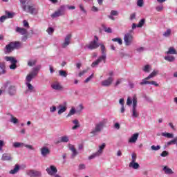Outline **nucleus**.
<instances>
[{"label":"nucleus","instance_id":"1","mask_svg":"<svg viewBox=\"0 0 177 177\" xmlns=\"http://www.w3.org/2000/svg\"><path fill=\"white\" fill-rule=\"evenodd\" d=\"M19 2L21 3V8L24 12H27L30 15H37L38 13V9L35 8V6L32 4L31 0H19Z\"/></svg>","mask_w":177,"mask_h":177},{"label":"nucleus","instance_id":"2","mask_svg":"<svg viewBox=\"0 0 177 177\" xmlns=\"http://www.w3.org/2000/svg\"><path fill=\"white\" fill-rule=\"evenodd\" d=\"M41 68V66L35 67L32 68V71L28 74L26 77V85L29 89L30 92H35V88H34V86H32L30 82L32 81L33 78H35L37 75H38V71H39Z\"/></svg>","mask_w":177,"mask_h":177},{"label":"nucleus","instance_id":"3","mask_svg":"<svg viewBox=\"0 0 177 177\" xmlns=\"http://www.w3.org/2000/svg\"><path fill=\"white\" fill-rule=\"evenodd\" d=\"M101 52L102 55L99 57L96 61L93 62L91 64V67H93V68L95 67H97V66H99V63H101L102 62H104V63H106L107 54H106V46H104V45H101Z\"/></svg>","mask_w":177,"mask_h":177},{"label":"nucleus","instance_id":"4","mask_svg":"<svg viewBox=\"0 0 177 177\" xmlns=\"http://www.w3.org/2000/svg\"><path fill=\"white\" fill-rule=\"evenodd\" d=\"M19 48H20L19 41H11L9 43V44H7L6 46L4 53H11V52H13L14 49H17Z\"/></svg>","mask_w":177,"mask_h":177},{"label":"nucleus","instance_id":"5","mask_svg":"<svg viewBox=\"0 0 177 177\" xmlns=\"http://www.w3.org/2000/svg\"><path fill=\"white\" fill-rule=\"evenodd\" d=\"M103 128H104V122L101 121L97 124H95V128L92 129L91 131V135L93 136H96L98 133H100L102 131H103Z\"/></svg>","mask_w":177,"mask_h":177},{"label":"nucleus","instance_id":"6","mask_svg":"<svg viewBox=\"0 0 177 177\" xmlns=\"http://www.w3.org/2000/svg\"><path fill=\"white\" fill-rule=\"evenodd\" d=\"M95 39L91 41L88 45H86L84 49H89L90 50H93V49H97L99 46H102L103 44L97 43L99 41V37L97 36H94Z\"/></svg>","mask_w":177,"mask_h":177},{"label":"nucleus","instance_id":"7","mask_svg":"<svg viewBox=\"0 0 177 177\" xmlns=\"http://www.w3.org/2000/svg\"><path fill=\"white\" fill-rule=\"evenodd\" d=\"M66 13V5L61 6L57 11L51 15L53 19H56V17H60V16H64Z\"/></svg>","mask_w":177,"mask_h":177},{"label":"nucleus","instance_id":"8","mask_svg":"<svg viewBox=\"0 0 177 177\" xmlns=\"http://www.w3.org/2000/svg\"><path fill=\"white\" fill-rule=\"evenodd\" d=\"M4 59L6 62L11 63V65H10V70H16L17 68V59L15 57L6 56Z\"/></svg>","mask_w":177,"mask_h":177},{"label":"nucleus","instance_id":"9","mask_svg":"<svg viewBox=\"0 0 177 177\" xmlns=\"http://www.w3.org/2000/svg\"><path fill=\"white\" fill-rule=\"evenodd\" d=\"M104 147H106V144L102 143V145L99 147V149L97 152L88 156V160H93V158H96V157H100V156L103 154V150H104Z\"/></svg>","mask_w":177,"mask_h":177},{"label":"nucleus","instance_id":"10","mask_svg":"<svg viewBox=\"0 0 177 177\" xmlns=\"http://www.w3.org/2000/svg\"><path fill=\"white\" fill-rule=\"evenodd\" d=\"M126 46H131L133 42V36L131 33H126L123 37Z\"/></svg>","mask_w":177,"mask_h":177},{"label":"nucleus","instance_id":"11","mask_svg":"<svg viewBox=\"0 0 177 177\" xmlns=\"http://www.w3.org/2000/svg\"><path fill=\"white\" fill-rule=\"evenodd\" d=\"M73 38V35L69 33L66 35L64 39V42L62 44V48L66 49L68 45L71 44V39Z\"/></svg>","mask_w":177,"mask_h":177},{"label":"nucleus","instance_id":"12","mask_svg":"<svg viewBox=\"0 0 177 177\" xmlns=\"http://www.w3.org/2000/svg\"><path fill=\"white\" fill-rule=\"evenodd\" d=\"M26 175L30 177H41L42 173L35 169H30L26 171Z\"/></svg>","mask_w":177,"mask_h":177},{"label":"nucleus","instance_id":"13","mask_svg":"<svg viewBox=\"0 0 177 177\" xmlns=\"http://www.w3.org/2000/svg\"><path fill=\"white\" fill-rule=\"evenodd\" d=\"M17 92V88L13 85H10L7 88V93L9 96H15Z\"/></svg>","mask_w":177,"mask_h":177},{"label":"nucleus","instance_id":"14","mask_svg":"<svg viewBox=\"0 0 177 177\" xmlns=\"http://www.w3.org/2000/svg\"><path fill=\"white\" fill-rule=\"evenodd\" d=\"M46 171L50 176H53L55 174H57V168L53 165L47 167Z\"/></svg>","mask_w":177,"mask_h":177},{"label":"nucleus","instance_id":"15","mask_svg":"<svg viewBox=\"0 0 177 177\" xmlns=\"http://www.w3.org/2000/svg\"><path fill=\"white\" fill-rule=\"evenodd\" d=\"M59 111H58V115H60L63 114V113H66L67 111V102H64L63 104L59 105Z\"/></svg>","mask_w":177,"mask_h":177},{"label":"nucleus","instance_id":"16","mask_svg":"<svg viewBox=\"0 0 177 177\" xmlns=\"http://www.w3.org/2000/svg\"><path fill=\"white\" fill-rule=\"evenodd\" d=\"M140 85H154V86H158V84L156 81H149V80L143 79L140 83Z\"/></svg>","mask_w":177,"mask_h":177},{"label":"nucleus","instance_id":"17","mask_svg":"<svg viewBox=\"0 0 177 177\" xmlns=\"http://www.w3.org/2000/svg\"><path fill=\"white\" fill-rule=\"evenodd\" d=\"M113 81H114V78L113 77H109L108 79L102 81L101 84L102 86H110V85L113 84Z\"/></svg>","mask_w":177,"mask_h":177},{"label":"nucleus","instance_id":"18","mask_svg":"<svg viewBox=\"0 0 177 177\" xmlns=\"http://www.w3.org/2000/svg\"><path fill=\"white\" fill-rule=\"evenodd\" d=\"M138 138H139V133H136L133 134L131 137L129 139V143H136Z\"/></svg>","mask_w":177,"mask_h":177},{"label":"nucleus","instance_id":"19","mask_svg":"<svg viewBox=\"0 0 177 177\" xmlns=\"http://www.w3.org/2000/svg\"><path fill=\"white\" fill-rule=\"evenodd\" d=\"M15 31L16 32L21 34V35H27L28 32L26 28H20L19 26L16 27Z\"/></svg>","mask_w":177,"mask_h":177},{"label":"nucleus","instance_id":"20","mask_svg":"<svg viewBox=\"0 0 177 177\" xmlns=\"http://www.w3.org/2000/svg\"><path fill=\"white\" fill-rule=\"evenodd\" d=\"M50 153V151L49 150V148L46 147H44L41 149V154L43 157H46L48 154Z\"/></svg>","mask_w":177,"mask_h":177},{"label":"nucleus","instance_id":"21","mask_svg":"<svg viewBox=\"0 0 177 177\" xmlns=\"http://www.w3.org/2000/svg\"><path fill=\"white\" fill-rule=\"evenodd\" d=\"M162 171L166 175H174V171L171 170V168L168 167V166H164L162 168Z\"/></svg>","mask_w":177,"mask_h":177},{"label":"nucleus","instance_id":"22","mask_svg":"<svg viewBox=\"0 0 177 177\" xmlns=\"http://www.w3.org/2000/svg\"><path fill=\"white\" fill-rule=\"evenodd\" d=\"M70 140V138L67 136H64L60 138V140H58L56 143H67Z\"/></svg>","mask_w":177,"mask_h":177},{"label":"nucleus","instance_id":"23","mask_svg":"<svg viewBox=\"0 0 177 177\" xmlns=\"http://www.w3.org/2000/svg\"><path fill=\"white\" fill-rule=\"evenodd\" d=\"M2 161H10L12 160V156L8 153H3L1 157Z\"/></svg>","mask_w":177,"mask_h":177},{"label":"nucleus","instance_id":"24","mask_svg":"<svg viewBox=\"0 0 177 177\" xmlns=\"http://www.w3.org/2000/svg\"><path fill=\"white\" fill-rule=\"evenodd\" d=\"M157 74H158V70H153V72L144 80H151V78H154Z\"/></svg>","mask_w":177,"mask_h":177},{"label":"nucleus","instance_id":"25","mask_svg":"<svg viewBox=\"0 0 177 177\" xmlns=\"http://www.w3.org/2000/svg\"><path fill=\"white\" fill-rule=\"evenodd\" d=\"M129 167L130 168H133V169H139L140 165H139V163L136 162H130Z\"/></svg>","mask_w":177,"mask_h":177},{"label":"nucleus","instance_id":"26","mask_svg":"<svg viewBox=\"0 0 177 177\" xmlns=\"http://www.w3.org/2000/svg\"><path fill=\"white\" fill-rule=\"evenodd\" d=\"M19 170H20V165H15V167L13 169H11L10 171V174L11 175H15V174H17V172H19Z\"/></svg>","mask_w":177,"mask_h":177},{"label":"nucleus","instance_id":"27","mask_svg":"<svg viewBox=\"0 0 177 177\" xmlns=\"http://www.w3.org/2000/svg\"><path fill=\"white\" fill-rule=\"evenodd\" d=\"M165 60H166V62H169V63H174V62H175V57L172 56V55H167L165 56L164 57Z\"/></svg>","mask_w":177,"mask_h":177},{"label":"nucleus","instance_id":"28","mask_svg":"<svg viewBox=\"0 0 177 177\" xmlns=\"http://www.w3.org/2000/svg\"><path fill=\"white\" fill-rule=\"evenodd\" d=\"M70 150L72 151V155H71V157L72 158H74V157H75L76 156L78 155V151H77V149H75V148L74 147V146H71L69 147Z\"/></svg>","mask_w":177,"mask_h":177},{"label":"nucleus","instance_id":"29","mask_svg":"<svg viewBox=\"0 0 177 177\" xmlns=\"http://www.w3.org/2000/svg\"><path fill=\"white\" fill-rule=\"evenodd\" d=\"M5 68H6L5 63L0 62V75H1V74L6 73V70H5Z\"/></svg>","mask_w":177,"mask_h":177},{"label":"nucleus","instance_id":"30","mask_svg":"<svg viewBox=\"0 0 177 177\" xmlns=\"http://www.w3.org/2000/svg\"><path fill=\"white\" fill-rule=\"evenodd\" d=\"M131 117L133 118H138V117H139V112H138L136 109H132V110H131Z\"/></svg>","mask_w":177,"mask_h":177},{"label":"nucleus","instance_id":"31","mask_svg":"<svg viewBox=\"0 0 177 177\" xmlns=\"http://www.w3.org/2000/svg\"><path fill=\"white\" fill-rule=\"evenodd\" d=\"M166 55H176V50L174 47H170L166 52Z\"/></svg>","mask_w":177,"mask_h":177},{"label":"nucleus","instance_id":"32","mask_svg":"<svg viewBox=\"0 0 177 177\" xmlns=\"http://www.w3.org/2000/svg\"><path fill=\"white\" fill-rule=\"evenodd\" d=\"M51 87L53 89H55V91H60L62 89V86L59 83H55L51 85Z\"/></svg>","mask_w":177,"mask_h":177},{"label":"nucleus","instance_id":"33","mask_svg":"<svg viewBox=\"0 0 177 177\" xmlns=\"http://www.w3.org/2000/svg\"><path fill=\"white\" fill-rule=\"evenodd\" d=\"M132 100H133L132 109H136V107H138V98L136 97V95H134L133 97Z\"/></svg>","mask_w":177,"mask_h":177},{"label":"nucleus","instance_id":"34","mask_svg":"<svg viewBox=\"0 0 177 177\" xmlns=\"http://www.w3.org/2000/svg\"><path fill=\"white\" fill-rule=\"evenodd\" d=\"M12 146L15 149H19L20 147H23V146H24V143L15 142L13 143Z\"/></svg>","mask_w":177,"mask_h":177},{"label":"nucleus","instance_id":"35","mask_svg":"<svg viewBox=\"0 0 177 177\" xmlns=\"http://www.w3.org/2000/svg\"><path fill=\"white\" fill-rule=\"evenodd\" d=\"M162 136H164L165 138H168L169 139H174V134L170 133H162Z\"/></svg>","mask_w":177,"mask_h":177},{"label":"nucleus","instance_id":"36","mask_svg":"<svg viewBox=\"0 0 177 177\" xmlns=\"http://www.w3.org/2000/svg\"><path fill=\"white\" fill-rule=\"evenodd\" d=\"M15 12H10L9 11H6V16L7 19H13L15 17Z\"/></svg>","mask_w":177,"mask_h":177},{"label":"nucleus","instance_id":"37","mask_svg":"<svg viewBox=\"0 0 177 177\" xmlns=\"http://www.w3.org/2000/svg\"><path fill=\"white\" fill-rule=\"evenodd\" d=\"M10 122L12 124H18L19 120L13 116V115H10Z\"/></svg>","mask_w":177,"mask_h":177},{"label":"nucleus","instance_id":"38","mask_svg":"<svg viewBox=\"0 0 177 177\" xmlns=\"http://www.w3.org/2000/svg\"><path fill=\"white\" fill-rule=\"evenodd\" d=\"M59 75L60 77H64V78H66V77H67L68 74H67V72H66V71L59 70Z\"/></svg>","mask_w":177,"mask_h":177},{"label":"nucleus","instance_id":"39","mask_svg":"<svg viewBox=\"0 0 177 177\" xmlns=\"http://www.w3.org/2000/svg\"><path fill=\"white\" fill-rule=\"evenodd\" d=\"M102 28L104 29V31H105V32H107L108 34H111V32H113V30H111V28H107L104 25H102Z\"/></svg>","mask_w":177,"mask_h":177},{"label":"nucleus","instance_id":"40","mask_svg":"<svg viewBox=\"0 0 177 177\" xmlns=\"http://www.w3.org/2000/svg\"><path fill=\"white\" fill-rule=\"evenodd\" d=\"M113 42H118V44H119V45H122V39L120 38V37H116V38H113L112 39Z\"/></svg>","mask_w":177,"mask_h":177},{"label":"nucleus","instance_id":"41","mask_svg":"<svg viewBox=\"0 0 177 177\" xmlns=\"http://www.w3.org/2000/svg\"><path fill=\"white\" fill-rule=\"evenodd\" d=\"M146 20L145 19H142L139 22L138 24L137 25V27L138 28H142V27H143L145 23Z\"/></svg>","mask_w":177,"mask_h":177},{"label":"nucleus","instance_id":"42","mask_svg":"<svg viewBox=\"0 0 177 177\" xmlns=\"http://www.w3.org/2000/svg\"><path fill=\"white\" fill-rule=\"evenodd\" d=\"M74 114H75V108L73 107L66 115V118H68V117H71V115H74Z\"/></svg>","mask_w":177,"mask_h":177},{"label":"nucleus","instance_id":"43","mask_svg":"<svg viewBox=\"0 0 177 177\" xmlns=\"http://www.w3.org/2000/svg\"><path fill=\"white\" fill-rule=\"evenodd\" d=\"M177 142V137L167 142V146H171V145H175Z\"/></svg>","mask_w":177,"mask_h":177},{"label":"nucleus","instance_id":"44","mask_svg":"<svg viewBox=\"0 0 177 177\" xmlns=\"http://www.w3.org/2000/svg\"><path fill=\"white\" fill-rule=\"evenodd\" d=\"M79 8H80L81 12H82L84 13V15H86L87 12H86V10L85 9V7H84V5L80 4Z\"/></svg>","mask_w":177,"mask_h":177},{"label":"nucleus","instance_id":"45","mask_svg":"<svg viewBox=\"0 0 177 177\" xmlns=\"http://www.w3.org/2000/svg\"><path fill=\"white\" fill-rule=\"evenodd\" d=\"M142 70L145 73H150V65H145Z\"/></svg>","mask_w":177,"mask_h":177},{"label":"nucleus","instance_id":"46","mask_svg":"<svg viewBox=\"0 0 177 177\" xmlns=\"http://www.w3.org/2000/svg\"><path fill=\"white\" fill-rule=\"evenodd\" d=\"M151 150H153L154 151H157L158 150H160L161 149V146H160V145H157V146L152 145L151 147Z\"/></svg>","mask_w":177,"mask_h":177},{"label":"nucleus","instance_id":"47","mask_svg":"<svg viewBox=\"0 0 177 177\" xmlns=\"http://www.w3.org/2000/svg\"><path fill=\"white\" fill-rule=\"evenodd\" d=\"M136 158H137L136 153H132L131 162H136Z\"/></svg>","mask_w":177,"mask_h":177},{"label":"nucleus","instance_id":"48","mask_svg":"<svg viewBox=\"0 0 177 177\" xmlns=\"http://www.w3.org/2000/svg\"><path fill=\"white\" fill-rule=\"evenodd\" d=\"M145 50H146L145 47H139L136 48V52H138V53H142V52H145Z\"/></svg>","mask_w":177,"mask_h":177},{"label":"nucleus","instance_id":"49","mask_svg":"<svg viewBox=\"0 0 177 177\" xmlns=\"http://www.w3.org/2000/svg\"><path fill=\"white\" fill-rule=\"evenodd\" d=\"M86 169V166L85 165V164H80L78 165L79 171H82V169Z\"/></svg>","mask_w":177,"mask_h":177},{"label":"nucleus","instance_id":"50","mask_svg":"<svg viewBox=\"0 0 177 177\" xmlns=\"http://www.w3.org/2000/svg\"><path fill=\"white\" fill-rule=\"evenodd\" d=\"M168 156H169V153L167 151H163L160 153V157H168Z\"/></svg>","mask_w":177,"mask_h":177},{"label":"nucleus","instance_id":"51","mask_svg":"<svg viewBox=\"0 0 177 177\" xmlns=\"http://www.w3.org/2000/svg\"><path fill=\"white\" fill-rule=\"evenodd\" d=\"M36 63H37L36 61L30 60L28 62V66L29 67H32V66L35 65Z\"/></svg>","mask_w":177,"mask_h":177},{"label":"nucleus","instance_id":"52","mask_svg":"<svg viewBox=\"0 0 177 177\" xmlns=\"http://www.w3.org/2000/svg\"><path fill=\"white\" fill-rule=\"evenodd\" d=\"M169 35H171V29H167V30L163 33V36H164V37H169Z\"/></svg>","mask_w":177,"mask_h":177},{"label":"nucleus","instance_id":"53","mask_svg":"<svg viewBox=\"0 0 177 177\" xmlns=\"http://www.w3.org/2000/svg\"><path fill=\"white\" fill-rule=\"evenodd\" d=\"M143 0H138L137 6H139V8H142L143 6Z\"/></svg>","mask_w":177,"mask_h":177},{"label":"nucleus","instance_id":"54","mask_svg":"<svg viewBox=\"0 0 177 177\" xmlns=\"http://www.w3.org/2000/svg\"><path fill=\"white\" fill-rule=\"evenodd\" d=\"M55 31V29H53V28L50 27L47 29V32L48 34H49V35H50V34H53V32Z\"/></svg>","mask_w":177,"mask_h":177},{"label":"nucleus","instance_id":"55","mask_svg":"<svg viewBox=\"0 0 177 177\" xmlns=\"http://www.w3.org/2000/svg\"><path fill=\"white\" fill-rule=\"evenodd\" d=\"M93 78V73L91 74L88 77H87V78L85 80L84 82L86 84V83H88L89 81H91Z\"/></svg>","mask_w":177,"mask_h":177},{"label":"nucleus","instance_id":"56","mask_svg":"<svg viewBox=\"0 0 177 177\" xmlns=\"http://www.w3.org/2000/svg\"><path fill=\"white\" fill-rule=\"evenodd\" d=\"M132 102L133 100L131 99V97H128L127 100V106H131V104H132Z\"/></svg>","mask_w":177,"mask_h":177},{"label":"nucleus","instance_id":"57","mask_svg":"<svg viewBox=\"0 0 177 177\" xmlns=\"http://www.w3.org/2000/svg\"><path fill=\"white\" fill-rule=\"evenodd\" d=\"M144 99H145V100L148 102V103H152L153 102V100L149 97H147V95H145Z\"/></svg>","mask_w":177,"mask_h":177},{"label":"nucleus","instance_id":"58","mask_svg":"<svg viewBox=\"0 0 177 177\" xmlns=\"http://www.w3.org/2000/svg\"><path fill=\"white\" fill-rule=\"evenodd\" d=\"M66 8L68 9L69 10H74L75 9V6H68V5H65Z\"/></svg>","mask_w":177,"mask_h":177},{"label":"nucleus","instance_id":"59","mask_svg":"<svg viewBox=\"0 0 177 177\" xmlns=\"http://www.w3.org/2000/svg\"><path fill=\"white\" fill-rule=\"evenodd\" d=\"M6 19H8L7 17H6V15H3V16H1V17H0V21H1V23H3V21H5V20H6Z\"/></svg>","mask_w":177,"mask_h":177},{"label":"nucleus","instance_id":"60","mask_svg":"<svg viewBox=\"0 0 177 177\" xmlns=\"http://www.w3.org/2000/svg\"><path fill=\"white\" fill-rule=\"evenodd\" d=\"M135 19H136V13H133L130 15V20H135Z\"/></svg>","mask_w":177,"mask_h":177},{"label":"nucleus","instance_id":"61","mask_svg":"<svg viewBox=\"0 0 177 177\" xmlns=\"http://www.w3.org/2000/svg\"><path fill=\"white\" fill-rule=\"evenodd\" d=\"M91 11H92V12H99V8H97V7L93 6L91 8Z\"/></svg>","mask_w":177,"mask_h":177},{"label":"nucleus","instance_id":"62","mask_svg":"<svg viewBox=\"0 0 177 177\" xmlns=\"http://www.w3.org/2000/svg\"><path fill=\"white\" fill-rule=\"evenodd\" d=\"M23 23H24V27H27V28H30V25L27 21L24 20Z\"/></svg>","mask_w":177,"mask_h":177},{"label":"nucleus","instance_id":"63","mask_svg":"<svg viewBox=\"0 0 177 177\" xmlns=\"http://www.w3.org/2000/svg\"><path fill=\"white\" fill-rule=\"evenodd\" d=\"M50 113H55V111H56V106H53L52 107H50Z\"/></svg>","mask_w":177,"mask_h":177},{"label":"nucleus","instance_id":"64","mask_svg":"<svg viewBox=\"0 0 177 177\" xmlns=\"http://www.w3.org/2000/svg\"><path fill=\"white\" fill-rule=\"evenodd\" d=\"M111 15L112 16H118V12H117V11H115V10H112V11L111 12Z\"/></svg>","mask_w":177,"mask_h":177}]
</instances>
